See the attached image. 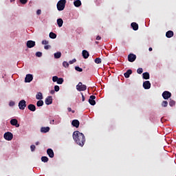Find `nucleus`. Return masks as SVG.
I'll return each mask as SVG.
<instances>
[{
  "label": "nucleus",
  "mask_w": 176,
  "mask_h": 176,
  "mask_svg": "<svg viewBox=\"0 0 176 176\" xmlns=\"http://www.w3.org/2000/svg\"><path fill=\"white\" fill-rule=\"evenodd\" d=\"M73 140H74L75 142L79 146H83L85 145V142H86V138L85 135L79 131H76L73 133Z\"/></svg>",
  "instance_id": "f257e3e1"
},
{
  "label": "nucleus",
  "mask_w": 176,
  "mask_h": 176,
  "mask_svg": "<svg viewBox=\"0 0 176 176\" xmlns=\"http://www.w3.org/2000/svg\"><path fill=\"white\" fill-rule=\"evenodd\" d=\"M67 3V0H60L57 4V9L59 12H61L64 9H65V5Z\"/></svg>",
  "instance_id": "f03ea898"
},
{
  "label": "nucleus",
  "mask_w": 176,
  "mask_h": 176,
  "mask_svg": "<svg viewBox=\"0 0 176 176\" xmlns=\"http://www.w3.org/2000/svg\"><path fill=\"white\" fill-rule=\"evenodd\" d=\"M76 89L78 91H85L87 89V87L86 85H83L82 82H80L77 85H76Z\"/></svg>",
  "instance_id": "7ed1b4c3"
},
{
  "label": "nucleus",
  "mask_w": 176,
  "mask_h": 176,
  "mask_svg": "<svg viewBox=\"0 0 176 176\" xmlns=\"http://www.w3.org/2000/svg\"><path fill=\"white\" fill-rule=\"evenodd\" d=\"M3 137L7 141H12L13 140V133L11 132H6L4 133Z\"/></svg>",
  "instance_id": "20e7f679"
},
{
  "label": "nucleus",
  "mask_w": 176,
  "mask_h": 176,
  "mask_svg": "<svg viewBox=\"0 0 176 176\" xmlns=\"http://www.w3.org/2000/svg\"><path fill=\"white\" fill-rule=\"evenodd\" d=\"M25 107H27V102H25L24 100L19 101V109H21L22 111H23V109H25Z\"/></svg>",
  "instance_id": "39448f33"
},
{
  "label": "nucleus",
  "mask_w": 176,
  "mask_h": 176,
  "mask_svg": "<svg viewBox=\"0 0 176 176\" xmlns=\"http://www.w3.org/2000/svg\"><path fill=\"white\" fill-rule=\"evenodd\" d=\"M162 97H163L164 100H168V98H170L171 97V93L168 91H164L162 93Z\"/></svg>",
  "instance_id": "423d86ee"
},
{
  "label": "nucleus",
  "mask_w": 176,
  "mask_h": 176,
  "mask_svg": "<svg viewBox=\"0 0 176 176\" xmlns=\"http://www.w3.org/2000/svg\"><path fill=\"white\" fill-rule=\"evenodd\" d=\"M136 58H137V56H135V54H130L128 56V60L129 61V63H134Z\"/></svg>",
  "instance_id": "0eeeda50"
},
{
  "label": "nucleus",
  "mask_w": 176,
  "mask_h": 176,
  "mask_svg": "<svg viewBox=\"0 0 176 176\" xmlns=\"http://www.w3.org/2000/svg\"><path fill=\"white\" fill-rule=\"evenodd\" d=\"M32 79H34L32 74H27L25 78V83H30L32 82Z\"/></svg>",
  "instance_id": "6e6552de"
},
{
  "label": "nucleus",
  "mask_w": 176,
  "mask_h": 176,
  "mask_svg": "<svg viewBox=\"0 0 176 176\" xmlns=\"http://www.w3.org/2000/svg\"><path fill=\"white\" fill-rule=\"evenodd\" d=\"M10 124H12V126H15V127H20V124H19V121L16 118L10 120Z\"/></svg>",
  "instance_id": "1a4fd4ad"
},
{
  "label": "nucleus",
  "mask_w": 176,
  "mask_h": 176,
  "mask_svg": "<svg viewBox=\"0 0 176 176\" xmlns=\"http://www.w3.org/2000/svg\"><path fill=\"white\" fill-rule=\"evenodd\" d=\"M96 100V96L91 95L89 99V102L90 105H96V100Z\"/></svg>",
  "instance_id": "9d476101"
},
{
  "label": "nucleus",
  "mask_w": 176,
  "mask_h": 176,
  "mask_svg": "<svg viewBox=\"0 0 176 176\" xmlns=\"http://www.w3.org/2000/svg\"><path fill=\"white\" fill-rule=\"evenodd\" d=\"M27 47L29 49H31L32 47H34L35 46V41H28L26 43Z\"/></svg>",
  "instance_id": "9b49d317"
},
{
  "label": "nucleus",
  "mask_w": 176,
  "mask_h": 176,
  "mask_svg": "<svg viewBox=\"0 0 176 176\" xmlns=\"http://www.w3.org/2000/svg\"><path fill=\"white\" fill-rule=\"evenodd\" d=\"M46 105H50L51 104H53V98L52 96H48L45 98V101Z\"/></svg>",
  "instance_id": "f8f14e48"
},
{
  "label": "nucleus",
  "mask_w": 176,
  "mask_h": 176,
  "mask_svg": "<svg viewBox=\"0 0 176 176\" xmlns=\"http://www.w3.org/2000/svg\"><path fill=\"white\" fill-rule=\"evenodd\" d=\"M143 87L145 89V90H148V89H151V82L149 81H145L143 82Z\"/></svg>",
  "instance_id": "ddd939ff"
},
{
  "label": "nucleus",
  "mask_w": 176,
  "mask_h": 176,
  "mask_svg": "<svg viewBox=\"0 0 176 176\" xmlns=\"http://www.w3.org/2000/svg\"><path fill=\"white\" fill-rule=\"evenodd\" d=\"M47 154L48 155L49 157H54V151H53V149L52 148H48L47 150Z\"/></svg>",
  "instance_id": "4468645a"
},
{
  "label": "nucleus",
  "mask_w": 176,
  "mask_h": 176,
  "mask_svg": "<svg viewBox=\"0 0 176 176\" xmlns=\"http://www.w3.org/2000/svg\"><path fill=\"white\" fill-rule=\"evenodd\" d=\"M28 108L29 111H31L32 112H35L36 111V107H35L34 104H30L28 106Z\"/></svg>",
  "instance_id": "2eb2a0df"
},
{
  "label": "nucleus",
  "mask_w": 176,
  "mask_h": 176,
  "mask_svg": "<svg viewBox=\"0 0 176 176\" xmlns=\"http://www.w3.org/2000/svg\"><path fill=\"white\" fill-rule=\"evenodd\" d=\"M72 126H74V127H76V129H78V127H79V120H74L72 122Z\"/></svg>",
  "instance_id": "dca6fc26"
},
{
  "label": "nucleus",
  "mask_w": 176,
  "mask_h": 176,
  "mask_svg": "<svg viewBox=\"0 0 176 176\" xmlns=\"http://www.w3.org/2000/svg\"><path fill=\"white\" fill-rule=\"evenodd\" d=\"M166 38H173L174 36V32L169 30L166 33Z\"/></svg>",
  "instance_id": "f3484780"
},
{
  "label": "nucleus",
  "mask_w": 176,
  "mask_h": 176,
  "mask_svg": "<svg viewBox=\"0 0 176 176\" xmlns=\"http://www.w3.org/2000/svg\"><path fill=\"white\" fill-rule=\"evenodd\" d=\"M133 74V70L128 69L126 73L124 74L125 78H130V75Z\"/></svg>",
  "instance_id": "a211bd4d"
},
{
  "label": "nucleus",
  "mask_w": 176,
  "mask_h": 176,
  "mask_svg": "<svg viewBox=\"0 0 176 176\" xmlns=\"http://www.w3.org/2000/svg\"><path fill=\"white\" fill-rule=\"evenodd\" d=\"M89 56H90V54H89V52H87L85 50H82V57L84 58H89Z\"/></svg>",
  "instance_id": "6ab92c4d"
},
{
  "label": "nucleus",
  "mask_w": 176,
  "mask_h": 176,
  "mask_svg": "<svg viewBox=\"0 0 176 176\" xmlns=\"http://www.w3.org/2000/svg\"><path fill=\"white\" fill-rule=\"evenodd\" d=\"M50 131V127L46 126V127H41V133H49Z\"/></svg>",
  "instance_id": "aec40b11"
},
{
  "label": "nucleus",
  "mask_w": 176,
  "mask_h": 176,
  "mask_svg": "<svg viewBox=\"0 0 176 176\" xmlns=\"http://www.w3.org/2000/svg\"><path fill=\"white\" fill-rule=\"evenodd\" d=\"M133 30L134 31H138V25L137 24V23L135 22H133L131 24Z\"/></svg>",
  "instance_id": "412c9836"
},
{
  "label": "nucleus",
  "mask_w": 176,
  "mask_h": 176,
  "mask_svg": "<svg viewBox=\"0 0 176 176\" xmlns=\"http://www.w3.org/2000/svg\"><path fill=\"white\" fill-rule=\"evenodd\" d=\"M74 5L76 6V8H79V6H82V1H80V0H76L74 2Z\"/></svg>",
  "instance_id": "4be33fe9"
},
{
  "label": "nucleus",
  "mask_w": 176,
  "mask_h": 176,
  "mask_svg": "<svg viewBox=\"0 0 176 176\" xmlns=\"http://www.w3.org/2000/svg\"><path fill=\"white\" fill-rule=\"evenodd\" d=\"M57 24L58 27H63V24H64V21L62 19H57Z\"/></svg>",
  "instance_id": "5701e85b"
},
{
  "label": "nucleus",
  "mask_w": 176,
  "mask_h": 176,
  "mask_svg": "<svg viewBox=\"0 0 176 176\" xmlns=\"http://www.w3.org/2000/svg\"><path fill=\"white\" fill-rule=\"evenodd\" d=\"M142 76H143V79H146V80H148L150 78L149 74L148 72L143 73Z\"/></svg>",
  "instance_id": "b1692460"
},
{
  "label": "nucleus",
  "mask_w": 176,
  "mask_h": 176,
  "mask_svg": "<svg viewBox=\"0 0 176 176\" xmlns=\"http://www.w3.org/2000/svg\"><path fill=\"white\" fill-rule=\"evenodd\" d=\"M36 100H43V96H42V93L38 92V94L36 95Z\"/></svg>",
  "instance_id": "393cba45"
},
{
  "label": "nucleus",
  "mask_w": 176,
  "mask_h": 176,
  "mask_svg": "<svg viewBox=\"0 0 176 176\" xmlns=\"http://www.w3.org/2000/svg\"><path fill=\"white\" fill-rule=\"evenodd\" d=\"M50 38H51V39H56V38H57V34H56L54 32H50Z\"/></svg>",
  "instance_id": "a878e982"
},
{
  "label": "nucleus",
  "mask_w": 176,
  "mask_h": 176,
  "mask_svg": "<svg viewBox=\"0 0 176 176\" xmlns=\"http://www.w3.org/2000/svg\"><path fill=\"white\" fill-rule=\"evenodd\" d=\"M41 161L43 162V163H47L49 162V158L46 156H43L41 157Z\"/></svg>",
  "instance_id": "bb28decb"
},
{
  "label": "nucleus",
  "mask_w": 176,
  "mask_h": 176,
  "mask_svg": "<svg viewBox=\"0 0 176 176\" xmlns=\"http://www.w3.org/2000/svg\"><path fill=\"white\" fill-rule=\"evenodd\" d=\"M56 82L58 85H63V83H64V79L63 78H59Z\"/></svg>",
  "instance_id": "cd10ccee"
},
{
  "label": "nucleus",
  "mask_w": 176,
  "mask_h": 176,
  "mask_svg": "<svg viewBox=\"0 0 176 176\" xmlns=\"http://www.w3.org/2000/svg\"><path fill=\"white\" fill-rule=\"evenodd\" d=\"M61 57V52H58L54 54V58H60Z\"/></svg>",
  "instance_id": "c85d7f7f"
},
{
  "label": "nucleus",
  "mask_w": 176,
  "mask_h": 176,
  "mask_svg": "<svg viewBox=\"0 0 176 176\" xmlns=\"http://www.w3.org/2000/svg\"><path fill=\"white\" fill-rule=\"evenodd\" d=\"M36 105H37V107H43V100H40L37 101Z\"/></svg>",
  "instance_id": "c756f323"
},
{
  "label": "nucleus",
  "mask_w": 176,
  "mask_h": 176,
  "mask_svg": "<svg viewBox=\"0 0 176 176\" xmlns=\"http://www.w3.org/2000/svg\"><path fill=\"white\" fill-rule=\"evenodd\" d=\"M63 66L65 67V68H68L69 67V63L67 61H64L63 63Z\"/></svg>",
  "instance_id": "7c9ffc66"
},
{
  "label": "nucleus",
  "mask_w": 176,
  "mask_h": 176,
  "mask_svg": "<svg viewBox=\"0 0 176 176\" xmlns=\"http://www.w3.org/2000/svg\"><path fill=\"white\" fill-rule=\"evenodd\" d=\"M75 69L78 72H82L83 71V69L80 68L79 66H76Z\"/></svg>",
  "instance_id": "2f4dec72"
},
{
  "label": "nucleus",
  "mask_w": 176,
  "mask_h": 176,
  "mask_svg": "<svg viewBox=\"0 0 176 176\" xmlns=\"http://www.w3.org/2000/svg\"><path fill=\"white\" fill-rule=\"evenodd\" d=\"M168 105V102L166 101V100H164L162 102V107H166Z\"/></svg>",
  "instance_id": "473e14b6"
},
{
  "label": "nucleus",
  "mask_w": 176,
  "mask_h": 176,
  "mask_svg": "<svg viewBox=\"0 0 176 176\" xmlns=\"http://www.w3.org/2000/svg\"><path fill=\"white\" fill-rule=\"evenodd\" d=\"M169 105L170 107H174V105H175V101L170 99L169 102Z\"/></svg>",
  "instance_id": "72a5a7b5"
},
{
  "label": "nucleus",
  "mask_w": 176,
  "mask_h": 176,
  "mask_svg": "<svg viewBox=\"0 0 176 176\" xmlns=\"http://www.w3.org/2000/svg\"><path fill=\"white\" fill-rule=\"evenodd\" d=\"M96 64H101V59L100 58H96L95 59Z\"/></svg>",
  "instance_id": "f704fd0d"
},
{
  "label": "nucleus",
  "mask_w": 176,
  "mask_h": 176,
  "mask_svg": "<svg viewBox=\"0 0 176 176\" xmlns=\"http://www.w3.org/2000/svg\"><path fill=\"white\" fill-rule=\"evenodd\" d=\"M53 82H57L58 80V77L57 76L52 77Z\"/></svg>",
  "instance_id": "c9c22d12"
},
{
  "label": "nucleus",
  "mask_w": 176,
  "mask_h": 176,
  "mask_svg": "<svg viewBox=\"0 0 176 176\" xmlns=\"http://www.w3.org/2000/svg\"><path fill=\"white\" fill-rule=\"evenodd\" d=\"M36 148V147L35 146V145H34V144L31 145V146H30L31 151H32V152L35 151V148Z\"/></svg>",
  "instance_id": "e433bc0d"
},
{
  "label": "nucleus",
  "mask_w": 176,
  "mask_h": 176,
  "mask_svg": "<svg viewBox=\"0 0 176 176\" xmlns=\"http://www.w3.org/2000/svg\"><path fill=\"white\" fill-rule=\"evenodd\" d=\"M143 72H144V70L142 69V68H138V69H137L138 74H142Z\"/></svg>",
  "instance_id": "4c0bfd02"
},
{
  "label": "nucleus",
  "mask_w": 176,
  "mask_h": 176,
  "mask_svg": "<svg viewBox=\"0 0 176 176\" xmlns=\"http://www.w3.org/2000/svg\"><path fill=\"white\" fill-rule=\"evenodd\" d=\"M54 91H60V87L58 85L54 86Z\"/></svg>",
  "instance_id": "58836bf2"
},
{
  "label": "nucleus",
  "mask_w": 176,
  "mask_h": 176,
  "mask_svg": "<svg viewBox=\"0 0 176 176\" xmlns=\"http://www.w3.org/2000/svg\"><path fill=\"white\" fill-rule=\"evenodd\" d=\"M22 5H25L28 2V0H19Z\"/></svg>",
  "instance_id": "ea45409f"
},
{
  "label": "nucleus",
  "mask_w": 176,
  "mask_h": 176,
  "mask_svg": "<svg viewBox=\"0 0 176 176\" xmlns=\"http://www.w3.org/2000/svg\"><path fill=\"white\" fill-rule=\"evenodd\" d=\"M36 57H41V56H42V52H37L36 53Z\"/></svg>",
  "instance_id": "a19ab883"
},
{
  "label": "nucleus",
  "mask_w": 176,
  "mask_h": 176,
  "mask_svg": "<svg viewBox=\"0 0 176 176\" xmlns=\"http://www.w3.org/2000/svg\"><path fill=\"white\" fill-rule=\"evenodd\" d=\"M49 44V41H46V40H43L42 41V45H48Z\"/></svg>",
  "instance_id": "79ce46f5"
},
{
  "label": "nucleus",
  "mask_w": 176,
  "mask_h": 176,
  "mask_svg": "<svg viewBox=\"0 0 176 176\" xmlns=\"http://www.w3.org/2000/svg\"><path fill=\"white\" fill-rule=\"evenodd\" d=\"M74 63H76V59L74 58L69 62V64H74Z\"/></svg>",
  "instance_id": "37998d69"
},
{
  "label": "nucleus",
  "mask_w": 176,
  "mask_h": 176,
  "mask_svg": "<svg viewBox=\"0 0 176 176\" xmlns=\"http://www.w3.org/2000/svg\"><path fill=\"white\" fill-rule=\"evenodd\" d=\"M67 111H69V112H72V113H75V111H72V109H71V107H68L67 108Z\"/></svg>",
  "instance_id": "c03bdc74"
},
{
  "label": "nucleus",
  "mask_w": 176,
  "mask_h": 176,
  "mask_svg": "<svg viewBox=\"0 0 176 176\" xmlns=\"http://www.w3.org/2000/svg\"><path fill=\"white\" fill-rule=\"evenodd\" d=\"M44 49H45V50H49V49H50V45H45Z\"/></svg>",
  "instance_id": "a18cd8bd"
},
{
  "label": "nucleus",
  "mask_w": 176,
  "mask_h": 176,
  "mask_svg": "<svg viewBox=\"0 0 176 176\" xmlns=\"http://www.w3.org/2000/svg\"><path fill=\"white\" fill-rule=\"evenodd\" d=\"M41 13H42V11L41 10H38L36 11V14L39 15V14H41Z\"/></svg>",
  "instance_id": "49530a36"
},
{
  "label": "nucleus",
  "mask_w": 176,
  "mask_h": 176,
  "mask_svg": "<svg viewBox=\"0 0 176 176\" xmlns=\"http://www.w3.org/2000/svg\"><path fill=\"white\" fill-rule=\"evenodd\" d=\"M81 96H82V101H85V96L83 95V93H81Z\"/></svg>",
  "instance_id": "de8ad7c7"
},
{
  "label": "nucleus",
  "mask_w": 176,
  "mask_h": 176,
  "mask_svg": "<svg viewBox=\"0 0 176 176\" xmlns=\"http://www.w3.org/2000/svg\"><path fill=\"white\" fill-rule=\"evenodd\" d=\"M9 105L10 107H13V105H14V102H10Z\"/></svg>",
  "instance_id": "09e8293b"
},
{
  "label": "nucleus",
  "mask_w": 176,
  "mask_h": 176,
  "mask_svg": "<svg viewBox=\"0 0 176 176\" xmlns=\"http://www.w3.org/2000/svg\"><path fill=\"white\" fill-rule=\"evenodd\" d=\"M96 41H101V36H97Z\"/></svg>",
  "instance_id": "8fccbe9b"
},
{
  "label": "nucleus",
  "mask_w": 176,
  "mask_h": 176,
  "mask_svg": "<svg viewBox=\"0 0 176 176\" xmlns=\"http://www.w3.org/2000/svg\"><path fill=\"white\" fill-rule=\"evenodd\" d=\"M50 124H54V120L50 121Z\"/></svg>",
  "instance_id": "3c124183"
},
{
  "label": "nucleus",
  "mask_w": 176,
  "mask_h": 176,
  "mask_svg": "<svg viewBox=\"0 0 176 176\" xmlns=\"http://www.w3.org/2000/svg\"><path fill=\"white\" fill-rule=\"evenodd\" d=\"M54 93H55V91H54V90H51V91H50V94H54Z\"/></svg>",
  "instance_id": "603ef678"
},
{
  "label": "nucleus",
  "mask_w": 176,
  "mask_h": 176,
  "mask_svg": "<svg viewBox=\"0 0 176 176\" xmlns=\"http://www.w3.org/2000/svg\"><path fill=\"white\" fill-rule=\"evenodd\" d=\"M152 50H153V49H152V47H149V48H148V51H149V52H152Z\"/></svg>",
  "instance_id": "864d4df0"
},
{
  "label": "nucleus",
  "mask_w": 176,
  "mask_h": 176,
  "mask_svg": "<svg viewBox=\"0 0 176 176\" xmlns=\"http://www.w3.org/2000/svg\"><path fill=\"white\" fill-rule=\"evenodd\" d=\"M36 145H39V142H36Z\"/></svg>",
  "instance_id": "5fc2aeb1"
},
{
  "label": "nucleus",
  "mask_w": 176,
  "mask_h": 176,
  "mask_svg": "<svg viewBox=\"0 0 176 176\" xmlns=\"http://www.w3.org/2000/svg\"><path fill=\"white\" fill-rule=\"evenodd\" d=\"M10 2H14V0H10Z\"/></svg>",
  "instance_id": "6e6d98bb"
},
{
  "label": "nucleus",
  "mask_w": 176,
  "mask_h": 176,
  "mask_svg": "<svg viewBox=\"0 0 176 176\" xmlns=\"http://www.w3.org/2000/svg\"><path fill=\"white\" fill-rule=\"evenodd\" d=\"M96 44H98V41H96Z\"/></svg>",
  "instance_id": "4d7b16f0"
}]
</instances>
